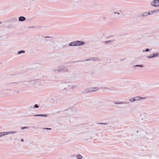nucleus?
<instances>
[{
	"mask_svg": "<svg viewBox=\"0 0 159 159\" xmlns=\"http://www.w3.org/2000/svg\"><path fill=\"white\" fill-rule=\"evenodd\" d=\"M29 81L31 82V84L34 85H39L40 84V80L38 79L30 80Z\"/></svg>",
	"mask_w": 159,
	"mask_h": 159,
	"instance_id": "4",
	"label": "nucleus"
},
{
	"mask_svg": "<svg viewBox=\"0 0 159 159\" xmlns=\"http://www.w3.org/2000/svg\"><path fill=\"white\" fill-rule=\"evenodd\" d=\"M25 52V51L24 50H20L18 52V54L19 55L21 53H24Z\"/></svg>",
	"mask_w": 159,
	"mask_h": 159,
	"instance_id": "22",
	"label": "nucleus"
},
{
	"mask_svg": "<svg viewBox=\"0 0 159 159\" xmlns=\"http://www.w3.org/2000/svg\"><path fill=\"white\" fill-rule=\"evenodd\" d=\"M114 41V40H109L108 41H105L104 43L106 44H110L112 43Z\"/></svg>",
	"mask_w": 159,
	"mask_h": 159,
	"instance_id": "16",
	"label": "nucleus"
},
{
	"mask_svg": "<svg viewBox=\"0 0 159 159\" xmlns=\"http://www.w3.org/2000/svg\"><path fill=\"white\" fill-rule=\"evenodd\" d=\"M77 87V86L75 85H73L72 86L71 88L72 89H73Z\"/></svg>",
	"mask_w": 159,
	"mask_h": 159,
	"instance_id": "33",
	"label": "nucleus"
},
{
	"mask_svg": "<svg viewBox=\"0 0 159 159\" xmlns=\"http://www.w3.org/2000/svg\"><path fill=\"white\" fill-rule=\"evenodd\" d=\"M5 90L6 91H7L6 92H8V93H12V92H11L12 89L10 88H8L7 89H6Z\"/></svg>",
	"mask_w": 159,
	"mask_h": 159,
	"instance_id": "20",
	"label": "nucleus"
},
{
	"mask_svg": "<svg viewBox=\"0 0 159 159\" xmlns=\"http://www.w3.org/2000/svg\"><path fill=\"white\" fill-rule=\"evenodd\" d=\"M57 69H54L53 70V72H56L57 71H60L64 70L65 69V67L63 66H58Z\"/></svg>",
	"mask_w": 159,
	"mask_h": 159,
	"instance_id": "7",
	"label": "nucleus"
},
{
	"mask_svg": "<svg viewBox=\"0 0 159 159\" xmlns=\"http://www.w3.org/2000/svg\"><path fill=\"white\" fill-rule=\"evenodd\" d=\"M43 129H47V130H51V128H43Z\"/></svg>",
	"mask_w": 159,
	"mask_h": 159,
	"instance_id": "34",
	"label": "nucleus"
},
{
	"mask_svg": "<svg viewBox=\"0 0 159 159\" xmlns=\"http://www.w3.org/2000/svg\"><path fill=\"white\" fill-rule=\"evenodd\" d=\"M142 131H138L137 130L136 131L137 135V138H140V136H139L138 134L140 135L141 134Z\"/></svg>",
	"mask_w": 159,
	"mask_h": 159,
	"instance_id": "18",
	"label": "nucleus"
},
{
	"mask_svg": "<svg viewBox=\"0 0 159 159\" xmlns=\"http://www.w3.org/2000/svg\"><path fill=\"white\" fill-rule=\"evenodd\" d=\"M5 135L4 132H0V138L2 136H4Z\"/></svg>",
	"mask_w": 159,
	"mask_h": 159,
	"instance_id": "26",
	"label": "nucleus"
},
{
	"mask_svg": "<svg viewBox=\"0 0 159 159\" xmlns=\"http://www.w3.org/2000/svg\"><path fill=\"white\" fill-rule=\"evenodd\" d=\"M115 14L116 13H117V14L118 15H119L120 14V13H119L116 12H115Z\"/></svg>",
	"mask_w": 159,
	"mask_h": 159,
	"instance_id": "37",
	"label": "nucleus"
},
{
	"mask_svg": "<svg viewBox=\"0 0 159 159\" xmlns=\"http://www.w3.org/2000/svg\"><path fill=\"white\" fill-rule=\"evenodd\" d=\"M134 98L135 99V101L140 100L142 99H144L145 98V97H141L139 96L135 97H134Z\"/></svg>",
	"mask_w": 159,
	"mask_h": 159,
	"instance_id": "11",
	"label": "nucleus"
},
{
	"mask_svg": "<svg viewBox=\"0 0 159 159\" xmlns=\"http://www.w3.org/2000/svg\"><path fill=\"white\" fill-rule=\"evenodd\" d=\"M134 66L135 67H143V66L142 65H136Z\"/></svg>",
	"mask_w": 159,
	"mask_h": 159,
	"instance_id": "25",
	"label": "nucleus"
},
{
	"mask_svg": "<svg viewBox=\"0 0 159 159\" xmlns=\"http://www.w3.org/2000/svg\"><path fill=\"white\" fill-rule=\"evenodd\" d=\"M150 51V49L148 48H147V49H145V50H143V52H148V51Z\"/></svg>",
	"mask_w": 159,
	"mask_h": 159,
	"instance_id": "30",
	"label": "nucleus"
},
{
	"mask_svg": "<svg viewBox=\"0 0 159 159\" xmlns=\"http://www.w3.org/2000/svg\"><path fill=\"white\" fill-rule=\"evenodd\" d=\"M43 37V40H44L45 41H52L53 40V38L52 37L49 36H46Z\"/></svg>",
	"mask_w": 159,
	"mask_h": 159,
	"instance_id": "6",
	"label": "nucleus"
},
{
	"mask_svg": "<svg viewBox=\"0 0 159 159\" xmlns=\"http://www.w3.org/2000/svg\"><path fill=\"white\" fill-rule=\"evenodd\" d=\"M3 35H2L0 33V39H2L3 38Z\"/></svg>",
	"mask_w": 159,
	"mask_h": 159,
	"instance_id": "32",
	"label": "nucleus"
},
{
	"mask_svg": "<svg viewBox=\"0 0 159 159\" xmlns=\"http://www.w3.org/2000/svg\"><path fill=\"white\" fill-rule=\"evenodd\" d=\"M89 92V89H85L84 91L83 92V93H87Z\"/></svg>",
	"mask_w": 159,
	"mask_h": 159,
	"instance_id": "28",
	"label": "nucleus"
},
{
	"mask_svg": "<svg viewBox=\"0 0 159 159\" xmlns=\"http://www.w3.org/2000/svg\"><path fill=\"white\" fill-rule=\"evenodd\" d=\"M17 93H19V92L18 91V92H17Z\"/></svg>",
	"mask_w": 159,
	"mask_h": 159,
	"instance_id": "39",
	"label": "nucleus"
},
{
	"mask_svg": "<svg viewBox=\"0 0 159 159\" xmlns=\"http://www.w3.org/2000/svg\"><path fill=\"white\" fill-rule=\"evenodd\" d=\"M50 42H49L48 44V45L49 47H50L51 48H52V43H50L51 42H53V40L52 41H50Z\"/></svg>",
	"mask_w": 159,
	"mask_h": 159,
	"instance_id": "21",
	"label": "nucleus"
},
{
	"mask_svg": "<svg viewBox=\"0 0 159 159\" xmlns=\"http://www.w3.org/2000/svg\"><path fill=\"white\" fill-rule=\"evenodd\" d=\"M93 90V91H95L97 90L98 89V88L97 87H93L92 88Z\"/></svg>",
	"mask_w": 159,
	"mask_h": 159,
	"instance_id": "27",
	"label": "nucleus"
},
{
	"mask_svg": "<svg viewBox=\"0 0 159 159\" xmlns=\"http://www.w3.org/2000/svg\"><path fill=\"white\" fill-rule=\"evenodd\" d=\"M77 46L84 45L85 44L84 42L77 41Z\"/></svg>",
	"mask_w": 159,
	"mask_h": 159,
	"instance_id": "14",
	"label": "nucleus"
},
{
	"mask_svg": "<svg viewBox=\"0 0 159 159\" xmlns=\"http://www.w3.org/2000/svg\"><path fill=\"white\" fill-rule=\"evenodd\" d=\"M115 104H125L128 103V102H122L121 101H118L117 102H113Z\"/></svg>",
	"mask_w": 159,
	"mask_h": 159,
	"instance_id": "13",
	"label": "nucleus"
},
{
	"mask_svg": "<svg viewBox=\"0 0 159 159\" xmlns=\"http://www.w3.org/2000/svg\"><path fill=\"white\" fill-rule=\"evenodd\" d=\"M70 84L68 83H64L61 84V88L62 90H66L70 87Z\"/></svg>",
	"mask_w": 159,
	"mask_h": 159,
	"instance_id": "1",
	"label": "nucleus"
},
{
	"mask_svg": "<svg viewBox=\"0 0 159 159\" xmlns=\"http://www.w3.org/2000/svg\"><path fill=\"white\" fill-rule=\"evenodd\" d=\"M89 92H93V90L92 89V88L89 89Z\"/></svg>",
	"mask_w": 159,
	"mask_h": 159,
	"instance_id": "29",
	"label": "nucleus"
},
{
	"mask_svg": "<svg viewBox=\"0 0 159 159\" xmlns=\"http://www.w3.org/2000/svg\"><path fill=\"white\" fill-rule=\"evenodd\" d=\"M146 114L145 113H143L141 115V118L140 119V121L141 122L145 121H146Z\"/></svg>",
	"mask_w": 159,
	"mask_h": 159,
	"instance_id": "8",
	"label": "nucleus"
},
{
	"mask_svg": "<svg viewBox=\"0 0 159 159\" xmlns=\"http://www.w3.org/2000/svg\"><path fill=\"white\" fill-rule=\"evenodd\" d=\"M99 124L106 125L107 124V123H99Z\"/></svg>",
	"mask_w": 159,
	"mask_h": 159,
	"instance_id": "36",
	"label": "nucleus"
},
{
	"mask_svg": "<svg viewBox=\"0 0 159 159\" xmlns=\"http://www.w3.org/2000/svg\"><path fill=\"white\" fill-rule=\"evenodd\" d=\"M50 43L52 44V48H58V43L57 42L54 41L53 42H51Z\"/></svg>",
	"mask_w": 159,
	"mask_h": 159,
	"instance_id": "9",
	"label": "nucleus"
},
{
	"mask_svg": "<svg viewBox=\"0 0 159 159\" xmlns=\"http://www.w3.org/2000/svg\"><path fill=\"white\" fill-rule=\"evenodd\" d=\"M76 157L77 159H81L82 158V157L81 155L79 154L77 155Z\"/></svg>",
	"mask_w": 159,
	"mask_h": 159,
	"instance_id": "24",
	"label": "nucleus"
},
{
	"mask_svg": "<svg viewBox=\"0 0 159 159\" xmlns=\"http://www.w3.org/2000/svg\"><path fill=\"white\" fill-rule=\"evenodd\" d=\"M17 132L16 131H9L7 132H4V133L5 134V135H6L8 134H15Z\"/></svg>",
	"mask_w": 159,
	"mask_h": 159,
	"instance_id": "10",
	"label": "nucleus"
},
{
	"mask_svg": "<svg viewBox=\"0 0 159 159\" xmlns=\"http://www.w3.org/2000/svg\"><path fill=\"white\" fill-rule=\"evenodd\" d=\"M151 5L152 6L157 7L159 6V0H154L151 2Z\"/></svg>",
	"mask_w": 159,
	"mask_h": 159,
	"instance_id": "3",
	"label": "nucleus"
},
{
	"mask_svg": "<svg viewBox=\"0 0 159 159\" xmlns=\"http://www.w3.org/2000/svg\"><path fill=\"white\" fill-rule=\"evenodd\" d=\"M135 99H134V98H130L129 100L130 102H133L135 101Z\"/></svg>",
	"mask_w": 159,
	"mask_h": 159,
	"instance_id": "23",
	"label": "nucleus"
},
{
	"mask_svg": "<svg viewBox=\"0 0 159 159\" xmlns=\"http://www.w3.org/2000/svg\"><path fill=\"white\" fill-rule=\"evenodd\" d=\"M16 20H17V19L16 18Z\"/></svg>",
	"mask_w": 159,
	"mask_h": 159,
	"instance_id": "40",
	"label": "nucleus"
},
{
	"mask_svg": "<svg viewBox=\"0 0 159 159\" xmlns=\"http://www.w3.org/2000/svg\"><path fill=\"white\" fill-rule=\"evenodd\" d=\"M51 103L53 104H56L57 103V100L55 99H53L52 100Z\"/></svg>",
	"mask_w": 159,
	"mask_h": 159,
	"instance_id": "19",
	"label": "nucleus"
},
{
	"mask_svg": "<svg viewBox=\"0 0 159 159\" xmlns=\"http://www.w3.org/2000/svg\"><path fill=\"white\" fill-rule=\"evenodd\" d=\"M18 20L20 21H23L25 20V18L24 16H21L19 17Z\"/></svg>",
	"mask_w": 159,
	"mask_h": 159,
	"instance_id": "15",
	"label": "nucleus"
},
{
	"mask_svg": "<svg viewBox=\"0 0 159 159\" xmlns=\"http://www.w3.org/2000/svg\"><path fill=\"white\" fill-rule=\"evenodd\" d=\"M69 45L70 46H77V41H75L70 43L69 44Z\"/></svg>",
	"mask_w": 159,
	"mask_h": 159,
	"instance_id": "12",
	"label": "nucleus"
},
{
	"mask_svg": "<svg viewBox=\"0 0 159 159\" xmlns=\"http://www.w3.org/2000/svg\"><path fill=\"white\" fill-rule=\"evenodd\" d=\"M34 116H42V117H47V115L46 114H36L33 115Z\"/></svg>",
	"mask_w": 159,
	"mask_h": 159,
	"instance_id": "17",
	"label": "nucleus"
},
{
	"mask_svg": "<svg viewBox=\"0 0 159 159\" xmlns=\"http://www.w3.org/2000/svg\"><path fill=\"white\" fill-rule=\"evenodd\" d=\"M27 128V127H21V129H26Z\"/></svg>",
	"mask_w": 159,
	"mask_h": 159,
	"instance_id": "35",
	"label": "nucleus"
},
{
	"mask_svg": "<svg viewBox=\"0 0 159 159\" xmlns=\"http://www.w3.org/2000/svg\"><path fill=\"white\" fill-rule=\"evenodd\" d=\"M159 11V10H154L152 11H151L150 12H144L142 14V16H146L148 15H150L153 12H157L158 11Z\"/></svg>",
	"mask_w": 159,
	"mask_h": 159,
	"instance_id": "2",
	"label": "nucleus"
},
{
	"mask_svg": "<svg viewBox=\"0 0 159 159\" xmlns=\"http://www.w3.org/2000/svg\"><path fill=\"white\" fill-rule=\"evenodd\" d=\"M159 56V52L153 53L147 57L148 58H152Z\"/></svg>",
	"mask_w": 159,
	"mask_h": 159,
	"instance_id": "5",
	"label": "nucleus"
},
{
	"mask_svg": "<svg viewBox=\"0 0 159 159\" xmlns=\"http://www.w3.org/2000/svg\"><path fill=\"white\" fill-rule=\"evenodd\" d=\"M21 142H23L24 141V139H21Z\"/></svg>",
	"mask_w": 159,
	"mask_h": 159,
	"instance_id": "38",
	"label": "nucleus"
},
{
	"mask_svg": "<svg viewBox=\"0 0 159 159\" xmlns=\"http://www.w3.org/2000/svg\"><path fill=\"white\" fill-rule=\"evenodd\" d=\"M39 106L37 104H35L34 106V107L35 108H39Z\"/></svg>",
	"mask_w": 159,
	"mask_h": 159,
	"instance_id": "31",
	"label": "nucleus"
}]
</instances>
